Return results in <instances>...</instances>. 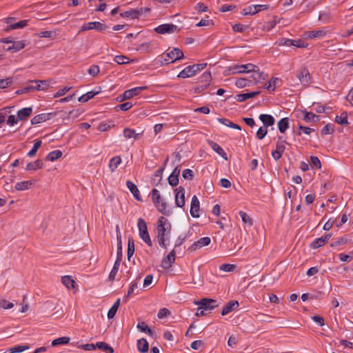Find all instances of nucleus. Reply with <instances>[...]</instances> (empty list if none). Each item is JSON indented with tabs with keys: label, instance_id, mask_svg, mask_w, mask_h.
Instances as JSON below:
<instances>
[{
	"label": "nucleus",
	"instance_id": "a878e982",
	"mask_svg": "<svg viewBox=\"0 0 353 353\" xmlns=\"http://www.w3.org/2000/svg\"><path fill=\"white\" fill-rule=\"evenodd\" d=\"M126 185H127L128 188L129 189V190L131 192V193L133 194L134 197L137 201H141V198L140 192H139V190L137 186L133 182H132L130 181H128L126 182Z\"/></svg>",
	"mask_w": 353,
	"mask_h": 353
},
{
	"label": "nucleus",
	"instance_id": "423d86ee",
	"mask_svg": "<svg viewBox=\"0 0 353 353\" xmlns=\"http://www.w3.org/2000/svg\"><path fill=\"white\" fill-rule=\"evenodd\" d=\"M108 28V26H106L105 24L99 22V21H93V22H89L87 23H84L79 30V32H83L87 30H97L99 31L105 30Z\"/></svg>",
	"mask_w": 353,
	"mask_h": 353
},
{
	"label": "nucleus",
	"instance_id": "680f3d73",
	"mask_svg": "<svg viewBox=\"0 0 353 353\" xmlns=\"http://www.w3.org/2000/svg\"><path fill=\"white\" fill-rule=\"evenodd\" d=\"M137 288V282H134L133 283H132V285H130L129 290H128V294L127 295H125L123 298V301L124 302H127L129 299V297L130 296V295L134 292V290Z\"/></svg>",
	"mask_w": 353,
	"mask_h": 353
},
{
	"label": "nucleus",
	"instance_id": "cd10ccee",
	"mask_svg": "<svg viewBox=\"0 0 353 353\" xmlns=\"http://www.w3.org/2000/svg\"><path fill=\"white\" fill-rule=\"evenodd\" d=\"M194 75H195V74L194 72L193 68L191 65L185 67L182 71H181L178 74L177 77L185 79L193 77Z\"/></svg>",
	"mask_w": 353,
	"mask_h": 353
},
{
	"label": "nucleus",
	"instance_id": "f704fd0d",
	"mask_svg": "<svg viewBox=\"0 0 353 353\" xmlns=\"http://www.w3.org/2000/svg\"><path fill=\"white\" fill-rule=\"evenodd\" d=\"M121 261V259H116L114 266H113L111 272H110V274L108 276L109 280L113 281L115 279L116 274H117L119 268L120 266Z\"/></svg>",
	"mask_w": 353,
	"mask_h": 353
},
{
	"label": "nucleus",
	"instance_id": "1a4fd4ad",
	"mask_svg": "<svg viewBox=\"0 0 353 353\" xmlns=\"http://www.w3.org/2000/svg\"><path fill=\"white\" fill-rule=\"evenodd\" d=\"M216 303V300L205 298V299H202L199 301L195 302V304L199 305L203 309H204L207 311V310H211L215 308L217 306Z\"/></svg>",
	"mask_w": 353,
	"mask_h": 353
},
{
	"label": "nucleus",
	"instance_id": "49530a36",
	"mask_svg": "<svg viewBox=\"0 0 353 353\" xmlns=\"http://www.w3.org/2000/svg\"><path fill=\"white\" fill-rule=\"evenodd\" d=\"M335 121L340 125H346L348 123L347 121V114L346 112H343L339 116H336Z\"/></svg>",
	"mask_w": 353,
	"mask_h": 353
},
{
	"label": "nucleus",
	"instance_id": "4be33fe9",
	"mask_svg": "<svg viewBox=\"0 0 353 353\" xmlns=\"http://www.w3.org/2000/svg\"><path fill=\"white\" fill-rule=\"evenodd\" d=\"M208 144L214 152L222 157L224 159L228 160L227 154L217 143L213 141H208Z\"/></svg>",
	"mask_w": 353,
	"mask_h": 353
},
{
	"label": "nucleus",
	"instance_id": "774afa93",
	"mask_svg": "<svg viewBox=\"0 0 353 353\" xmlns=\"http://www.w3.org/2000/svg\"><path fill=\"white\" fill-rule=\"evenodd\" d=\"M310 163L313 166H314L317 169H321V163L319 159L317 157L311 156L310 157Z\"/></svg>",
	"mask_w": 353,
	"mask_h": 353
},
{
	"label": "nucleus",
	"instance_id": "4d7b16f0",
	"mask_svg": "<svg viewBox=\"0 0 353 353\" xmlns=\"http://www.w3.org/2000/svg\"><path fill=\"white\" fill-rule=\"evenodd\" d=\"M13 82L12 78L8 77L0 79V88L3 89L9 87Z\"/></svg>",
	"mask_w": 353,
	"mask_h": 353
},
{
	"label": "nucleus",
	"instance_id": "39448f33",
	"mask_svg": "<svg viewBox=\"0 0 353 353\" xmlns=\"http://www.w3.org/2000/svg\"><path fill=\"white\" fill-rule=\"evenodd\" d=\"M171 230V225L168 219L163 216H161L158 220L157 223V233L158 234L167 235L170 233Z\"/></svg>",
	"mask_w": 353,
	"mask_h": 353
},
{
	"label": "nucleus",
	"instance_id": "0e129e2a",
	"mask_svg": "<svg viewBox=\"0 0 353 353\" xmlns=\"http://www.w3.org/2000/svg\"><path fill=\"white\" fill-rule=\"evenodd\" d=\"M265 127H261L256 132V137L258 139H263L267 134L268 130Z\"/></svg>",
	"mask_w": 353,
	"mask_h": 353
},
{
	"label": "nucleus",
	"instance_id": "a19ab883",
	"mask_svg": "<svg viewBox=\"0 0 353 353\" xmlns=\"http://www.w3.org/2000/svg\"><path fill=\"white\" fill-rule=\"evenodd\" d=\"M62 152L60 150H54L52 152H50L46 157V160L50 161H54L62 156Z\"/></svg>",
	"mask_w": 353,
	"mask_h": 353
},
{
	"label": "nucleus",
	"instance_id": "aec40b11",
	"mask_svg": "<svg viewBox=\"0 0 353 353\" xmlns=\"http://www.w3.org/2000/svg\"><path fill=\"white\" fill-rule=\"evenodd\" d=\"M141 14H143V9H131L130 10L121 13V16L122 17L130 19L139 18Z\"/></svg>",
	"mask_w": 353,
	"mask_h": 353
},
{
	"label": "nucleus",
	"instance_id": "ea45409f",
	"mask_svg": "<svg viewBox=\"0 0 353 353\" xmlns=\"http://www.w3.org/2000/svg\"><path fill=\"white\" fill-rule=\"evenodd\" d=\"M99 92L90 91L83 95H81L79 98V101L81 103H85L88 101L90 99H92L95 95H97Z\"/></svg>",
	"mask_w": 353,
	"mask_h": 353
},
{
	"label": "nucleus",
	"instance_id": "2eb2a0df",
	"mask_svg": "<svg viewBox=\"0 0 353 353\" xmlns=\"http://www.w3.org/2000/svg\"><path fill=\"white\" fill-rule=\"evenodd\" d=\"M211 242V239L210 237H203L199 239L197 241L192 243L189 250L192 251H195L197 249L201 248L203 246L208 245Z\"/></svg>",
	"mask_w": 353,
	"mask_h": 353
},
{
	"label": "nucleus",
	"instance_id": "c85d7f7f",
	"mask_svg": "<svg viewBox=\"0 0 353 353\" xmlns=\"http://www.w3.org/2000/svg\"><path fill=\"white\" fill-rule=\"evenodd\" d=\"M121 158L120 156L112 157L109 162L108 167L111 172H114L117 167L121 163Z\"/></svg>",
	"mask_w": 353,
	"mask_h": 353
},
{
	"label": "nucleus",
	"instance_id": "58836bf2",
	"mask_svg": "<svg viewBox=\"0 0 353 353\" xmlns=\"http://www.w3.org/2000/svg\"><path fill=\"white\" fill-rule=\"evenodd\" d=\"M303 120L307 123L319 121V116L316 115L312 112H305Z\"/></svg>",
	"mask_w": 353,
	"mask_h": 353
},
{
	"label": "nucleus",
	"instance_id": "20e7f679",
	"mask_svg": "<svg viewBox=\"0 0 353 353\" xmlns=\"http://www.w3.org/2000/svg\"><path fill=\"white\" fill-rule=\"evenodd\" d=\"M137 226L141 239L149 246L152 245L145 221L142 219H138Z\"/></svg>",
	"mask_w": 353,
	"mask_h": 353
},
{
	"label": "nucleus",
	"instance_id": "72a5a7b5",
	"mask_svg": "<svg viewBox=\"0 0 353 353\" xmlns=\"http://www.w3.org/2000/svg\"><path fill=\"white\" fill-rule=\"evenodd\" d=\"M217 121L220 123H221L223 125H225V126H228L229 128H233V129H236V130H241V127L239 125H237V124L230 121L229 119H225V118H218Z\"/></svg>",
	"mask_w": 353,
	"mask_h": 353
},
{
	"label": "nucleus",
	"instance_id": "bb28decb",
	"mask_svg": "<svg viewBox=\"0 0 353 353\" xmlns=\"http://www.w3.org/2000/svg\"><path fill=\"white\" fill-rule=\"evenodd\" d=\"M32 113V108H24L21 110H19L17 112V118L18 120L23 121L26 120L27 118H28Z\"/></svg>",
	"mask_w": 353,
	"mask_h": 353
},
{
	"label": "nucleus",
	"instance_id": "f257e3e1",
	"mask_svg": "<svg viewBox=\"0 0 353 353\" xmlns=\"http://www.w3.org/2000/svg\"><path fill=\"white\" fill-rule=\"evenodd\" d=\"M183 52L181 49L174 48L172 50L168 49L166 52L160 55L158 57V61L161 65H168L183 59Z\"/></svg>",
	"mask_w": 353,
	"mask_h": 353
},
{
	"label": "nucleus",
	"instance_id": "e433bc0d",
	"mask_svg": "<svg viewBox=\"0 0 353 353\" xmlns=\"http://www.w3.org/2000/svg\"><path fill=\"white\" fill-rule=\"evenodd\" d=\"M278 128L280 132L284 133L289 128V119L288 117L281 119L278 123Z\"/></svg>",
	"mask_w": 353,
	"mask_h": 353
},
{
	"label": "nucleus",
	"instance_id": "c9c22d12",
	"mask_svg": "<svg viewBox=\"0 0 353 353\" xmlns=\"http://www.w3.org/2000/svg\"><path fill=\"white\" fill-rule=\"evenodd\" d=\"M62 283L68 288L71 289L74 288L75 281L70 276H64L61 278Z\"/></svg>",
	"mask_w": 353,
	"mask_h": 353
},
{
	"label": "nucleus",
	"instance_id": "79ce46f5",
	"mask_svg": "<svg viewBox=\"0 0 353 353\" xmlns=\"http://www.w3.org/2000/svg\"><path fill=\"white\" fill-rule=\"evenodd\" d=\"M96 346L106 353H113V348L105 342H97Z\"/></svg>",
	"mask_w": 353,
	"mask_h": 353
},
{
	"label": "nucleus",
	"instance_id": "8fccbe9b",
	"mask_svg": "<svg viewBox=\"0 0 353 353\" xmlns=\"http://www.w3.org/2000/svg\"><path fill=\"white\" fill-rule=\"evenodd\" d=\"M34 82L37 84L35 86L36 90H43L50 85L49 81H48L38 80Z\"/></svg>",
	"mask_w": 353,
	"mask_h": 353
},
{
	"label": "nucleus",
	"instance_id": "c756f323",
	"mask_svg": "<svg viewBox=\"0 0 353 353\" xmlns=\"http://www.w3.org/2000/svg\"><path fill=\"white\" fill-rule=\"evenodd\" d=\"M34 184L33 181H24L18 182L15 184L14 188L18 191H22L29 189V188Z\"/></svg>",
	"mask_w": 353,
	"mask_h": 353
},
{
	"label": "nucleus",
	"instance_id": "4c0bfd02",
	"mask_svg": "<svg viewBox=\"0 0 353 353\" xmlns=\"http://www.w3.org/2000/svg\"><path fill=\"white\" fill-rule=\"evenodd\" d=\"M137 329L140 330L141 332H145L152 337L154 336V332L152 330L145 324L144 321H142L141 323H139L137 326Z\"/></svg>",
	"mask_w": 353,
	"mask_h": 353
},
{
	"label": "nucleus",
	"instance_id": "c03bdc74",
	"mask_svg": "<svg viewBox=\"0 0 353 353\" xmlns=\"http://www.w3.org/2000/svg\"><path fill=\"white\" fill-rule=\"evenodd\" d=\"M28 20H21L17 23H15L14 24L9 26L6 28V31H9L10 30L23 28L28 25Z\"/></svg>",
	"mask_w": 353,
	"mask_h": 353
},
{
	"label": "nucleus",
	"instance_id": "dca6fc26",
	"mask_svg": "<svg viewBox=\"0 0 353 353\" xmlns=\"http://www.w3.org/2000/svg\"><path fill=\"white\" fill-rule=\"evenodd\" d=\"M285 141L278 142L276 145V150L272 152V156L276 161L281 158L285 150Z\"/></svg>",
	"mask_w": 353,
	"mask_h": 353
},
{
	"label": "nucleus",
	"instance_id": "603ef678",
	"mask_svg": "<svg viewBox=\"0 0 353 353\" xmlns=\"http://www.w3.org/2000/svg\"><path fill=\"white\" fill-rule=\"evenodd\" d=\"M123 135L126 139H131L134 137V139H138V134L135 133V130L130 128H125L123 130Z\"/></svg>",
	"mask_w": 353,
	"mask_h": 353
},
{
	"label": "nucleus",
	"instance_id": "393cba45",
	"mask_svg": "<svg viewBox=\"0 0 353 353\" xmlns=\"http://www.w3.org/2000/svg\"><path fill=\"white\" fill-rule=\"evenodd\" d=\"M259 119L265 128L273 125L275 122L274 118L270 114H262L259 116Z\"/></svg>",
	"mask_w": 353,
	"mask_h": 353
},
{
	"label": "nucleus",
	"instance_id": "0eeeda50",
	"mask_svg": "<svg viewBox=\"0 0 353 353\" xmlns=\"http://www.w3.org/2000/svg\"><path fill=\"white\" fill-rule=\"evenodd\" d=\"M154 31L158 34H163L166 33H173L179 32V28L176 25L165 23L160 25L154 28Z\"/></svg>",
	"mask_w": 353,
	"mask_h": 353
},
{
	"label": "nucleus",
	"instance_id": "e2e57ef3",
	"mask_svg": "<svg viewBox=\"0 0 353 353\" xmlns=\"http://www.w3.org/2000/svg\"><path fill=\"white\" fill-rule=\"evenodd\" d=\"M236 266L233 264L224 263L220 265L219 269L222 271L230 272L234 271Z\"/></svg>",
	"mask_w": 353,
	"mask_h": 353
},
{
	"label": "nucleus",
	"instance_id": "f8f14e48",
	"mask_svg": "<svg viewBox=\"0 0 353 353\" xmlns=\"http://www.w3.org/2000/svg\"><path fill=\"white\" fill-rule=\"evenodd\" d=\"M297 77L303 85H307L310 82V74L306 68H302L300 70Z\"/></svg>",
	"mask_w": 353,
	"mask_h": 353
},
{
	"label": "nucleus",
	"instance_id": "338daca9",
	"mask_svg": "<svg viewBox=\"0 0 353 353\" xmlns=\"http://www.w3.org/2000/svg\"><path fill=\"white\" fill-rule=\"evenodd\" d=\"M100 69L99 67L97 65H92L90 67L88 70L89 74L95 77L99 73Z\"/></svg>",
	"mask_w": 353,
	"mask_h": 353
},
{
	"label": "nucleus",
	"instance_id": "b1692460",
	"mask_svg": "<svg viewBox=\"0 0 353 353\" xmlns=\"http://www.w3.org/2000/svg\"><path fill=\"white\" fill-rule=\"evenodd\" d=\"M260 91L248 92V93H242L235 96V99L238 102H243L248 99L253 98L260 94Z\"/></svg>",
	"mask_w": 353,
	"mask_h": 353
},
{
	"label": "nucleus",
	"instance_id": "6e6d98bb",
	"mask_svg": "<svg viewBox=\"0 0 353 353\" xmlns=\"http://www.w3.org/2000/svg\"><path fill=\"white\" fill-rule=\"evenodd\" d=\"M114 61L119 65L126 64L130 62V59L124 55H118L114 58Z\"/></svg>",
	"mask_w": 353,
	"mask_h": 353
},
{
	"label": "nucleus",
	"instance_id": "09e8293b",
	"mask_svg": "<svg viewBox=\"0 0 353 353\" xmlns=\"http://www.w3.org/2000/svg\"><path fill=\"white\" fill-rule=\"evenodd\" d=\"M326 32L323 30H317L310 32L309 37L311 39L323 38L325 35Z\"/></svg>",
	"mask_w": 353,
	"mask_h": 353
},
{
	"label": "nucleus",
	"instance_id": "bf43d9fd",
	"mask_svg": "<svg viewBox=\"0 0 353 353\" xmlns=\"http://www.w3.org/2000/svg\"><path fill=\"white\" fill-rule=\"evenodd\" d=\"M14 307V303L6 299L0 300V307L4 310H9Z\"/></svg>",
	"mask_w": 353,
	"mask_h": 353
},
{
	"label": "nucleus",
	"instance_id": "69168bd1",
	"mask_svg": "<svg viewBox=\"0 0 353 353\" xmlns=\"http://www.w3.org/2000/svg\"><path fill=\"white\" fill-rule=\"evenodd\" d=\"M182 176L185 179L192 180L194 176V172L190 169H185L182 172Z\"/></svg>",
	"mask_w": 353,
	"mask_h": 353
},
{
	"label": "nucleus",
	"instance_id": "3c124183",
	"mask_svg": "<svg viewBox=\"0 0 353 353\" xmlns=\"http://www.w3.org/2000/svg\"><path fill=\"white\" fill-rule=\"evenodd\" d=\"M70 341V338L67 336H63L58 339H54L52 342V346H57L59 345H65L68 344Z\"/></svg>",
	"mask_w": 353,
	"mask_h": 353
},
{
	"label": "nucleus",
	"instance_id": "864d4df0",
	"mask_svg": "<svg viewBox=\"0 0 353 353\" xmlns=\"http://www.w3.org/2000/svg\"><path fill=\"white\" fill-rule=\"evenodd\" d=\"M134 253V240L132 239V238H129L128 239V252H127L128 258L129 260L131 258V256H132Z\"/></svg>",
	"mask_w": 353,
	"mask_h": 353
},
{
	"label": "nucleus",
	"instance_id": "7ed1b4c3",
	"mask_svg": "<svg viewBox=\"0 0 353 353\" xmlns=\"http://www.w3.org/2000/svg\"><path fill=\"white\" fill-rule=\"evenodd\" d=\"M254 68H257V66L252 63L236 65L230 67L227 70H225V75H230L240 73H248L251 72L252 70H254Z\"/></svg>",
	"mask_w": 353,
	"mask_h": 353
},
{
	"label": "nucleus",
	"instance_id": "f03ea898",
	"mask_svg": "<svg viewBox=\"0 0 353 353\" xmlns=\"http://www.w3.org/2000/svg\"><path fill=\"white\" fill-rule=\"evenodd\" d=\"M152 200L153 201L154 205L157 208V210L162 214L168 215L169 214V211L167 210V204L166 203L161 199V194L158 190L153 189L151 192Z\"/></svg>",
	"mask_w": 353,
	"mask_h": 353
},
{
	"label": "nucleus",
	"instance_id": "6e6552de",
	"mask_svg": "<svg viewBox=\"0 0 353 353\" xmlns=\"http://www.w3.org/2000/svg\"><path fill=\"white\" fill-rule=\"evenodd\" d=\"M146 87H136L128 90H125L122 95L120 96V101H123L127 99H130L134 96H137L141 93L143 90H145Z\"/></svg>",
	"mask_w": 353,
	"mask_h": 353
},
{
	"label": "nucleus",
	"instance_id": "37998d69",
	"mask_svg": "<svg viewBox=\"0 0 353 353\" xmlns=\"http://www.w3.org/2000/svg\"><path fill=\"white\" fill-rule=\"evenodd\" d=\"M29 349L30 346L28 345H19L8 349V352H10V353H19Z\"/></svg>",
	"mask_w": 353,
	"mask_h": 353
},
{
	"label": "nucleus",
	"instance_id": "7c9ffc66",
	"mask_svg": "<svg viewBox=\"0 0 353 353\" xmlns=\"http://www.w3.org/2000/svg\"><path fill=\"white\" fill-rule=\"evenodd\" d=\"M137 349L142 353L148 352L149 345L145 339H141L137 341Z\"/></svg>",
	"mask_w": 353,
	"mask_h": 353
},
{
	"label": "nucleus",
	"instance_id": "9b49d317",
	"mask_svg": "<svg viewBox=\"0 0 353 353\" xmlns=\"http://www.w3.org/2000/svg\"><path fill=\"white\" fill-rule=\"evenodd\" d=\"M200 203L196 195H194L192 198L191 205H190V214L192 217L198 218L199 217V211Z\"/></svg>",
	"mask_w": 353,
	"mask_h": 353
},
{
	"label": "nucleus",
	"instance_id": "473e14b6",
	"mask_svg": "<svg viewBox=\"0 0 353 353\" xmlns=\"http://www.w3.org/2000/svg\"><path fill=\"white\" fill-rule=\"evenodd\" d=\"M252 84V79L246 78H239L235 82V85L239 88L250 86Z\"/></svg>",
	"mask_w": 353,
	"mask_h": 353
},
{
	"label": "nucleus",
	"instance_id": "a18cd8bd",
	"mask_svg": "<svg viewBox=\"0 0 353 353\" xmlns=\"http://www.w3.org/2000/svg\"><path fill=\"white\" fill-rule=\"evenodd\" d=\"M26 44L23 41H17L12 42V46H9L8 48V50H14V51L17 52L20 50L23 49L25 47Z\"/></svg>",
	"mask_w": 353,
	"mask_h": 353
},
{
	"label": "nucleus",
	"instance_id": "2f4dec72",
	"mask_svg": "<svg viewBox=\"0 0 353 353\" xmlns=\"http://www.w3.org/2000/svg\"><path fill=\"white\" fill-rule=\"evenodd\" d=\"M43 165L42 160L37 159L34 162L28 163L26 165V169L27 170H37L41 169Z\"/></svg>",
	"mask_w": 353,
	"mask_h": 353
},
{
	"label": "nucleus",
	"instance_id": "412c9836",
	"mask_svg": "<svg viewBox=\"0 0 353 353\" xmlns=\"http://www.w3.org/2000/svg\"><path fill=\"white\" fill-rule=\"evenodd\" d=\"M282 81L281 79L277 77H272L267 83H265L264 88L270 91H274L276 87L281 85Z\"/></svg>",
	"mask_w": 353,
	"mask_h": 353
},
{
	"label": "nucleus",
	"instance_id": "f3484780",
	"mask_svg": "<svg viewBox=\"0 0 353 353\" xmlns=\"http://www.w3.org/2000/svg\"><path fill=\"white\" fill-rule=\"evenodd\" d=\"M331 236V234H327L320 238L314 239V241L311 244V248L313 249H317L324 245L326 243H327Z\"/></svg>",
	"mask_w": 353,
	"mask_h": 353
},
{
	"label": "nucleus",
	"instance_id": "6ab92c4d",
	"mask_svg": "<svg viewBox=\"0 0 353 353\" xmlns=\"http://www.w3.org/2000/svg\"><path fill=\"white\" fill-rule=\"evenodd\" d=\"M267 8L268 6L266 5H252L245 8L243 10V14L244 15L254 14L259 12V11Z\"/></svg>",
	"mask_w": 353,
	"mask_h": 353
},
{
	"label": "nucleus",
	"instance_id": "4468645a",
	"mask_svg": "<svg viewBox=\"0 0 353 353\" xmlns=\"http://www.w3.org/2000/svg\"><path fill=\"white\" fill-rule=\"evenodd\" d=\"M252 74L251 78L252 79V83H261L262 81L266 79L268 77V74L263 72H261L259 70V68H254V70H252Z\"/></svg>",
	"mask_w": 353,
	"mask_h": 353
},
{
	"label": "nucleus",
	"instance_id": "de8ad7c7",
	"mask_svg": "<svg viewBox=\"0 0 353 353\" xmlns=\"http://www.w3.org/2000/svg\"><path fill=\"white\" fill-rule=\"evenodd\" d=\"M239 214L243 223L245 225H248L250 227L252 225V220L250 217V216L247 214L246 212H245L243 211H239Z\"/></svg>",
	"mask_w": 353,
	"mask_h": 353
},
{
	"label": "nucleus",
	"instance_id": "13d9d810",
	"mask_svg": "<svg viewBox=\"0 0 353 353\" xmlns=\"http://www.w3.org/2000/svg\"><path fill=\"white\" fill-rule=\"evenodd\" d=\"M299 132L298 133V135H301V133L305 134H310L313 132H315V130L314 128H311L309 127H305L303 125H299Z\"/></svg>",
	"mask_w": 353,
	"mask_h": 353
},
{
	"label": "nucleus",
	"instance_id": "ddd939ff",
	"mask_svg": "<svg viewBox=\"0 0 353 353\" xmlns=\"http://www.w3.org/2000/svg\"><path fill=\"white\" fill-rule=\"evenodd\" d=\"M54 115V113H43L34 116L31 119V123L32 125H37L43 123L46 121L50 119Z\"/></svg>",
	"mask_w": 353,
	"mask_h": 353
},
{
	"label": "nucleus",
	"instance_id": "5fc2aeb1",
	"mask_svg": "<svg viewBox=\"0 0 353 353\" xmlns=\"http://www.w3.org/2000/svg\"><path fill=\"white\" fill-rule=\"evenodd\" d=\"M41 143H42L41 141H40V140L37 141L34 143L33 148L28 152V156L29 157H33L36 154L39 148L41 147Z\"/></svg>",
	"mask_w": 353,
	"mask_h": 353
},
{
	"label": "nucleus",
	"instance_id": "a211bd4d",
	"mask_svg": "<svg viewBox=\"0 0 353 353\" xmlns=\"http://www.w3.org/2000/svg\"><path fill=\"white\" fill-rule=\"evenodd\" d=\"M176 252L172 250L168 256L162 260L161 265L163 268H170L175 261Z\"/></svg>",
	"mask_w": 353,
	"mask_h": 353
},
{
	"label": "nucleus",
	"instance_id": "052dcab7",
	"mask_svg": "<svg viewBox=\"0 0 353 353\" xmlns=\"http://www.w3.org/2000/svg\"><path fill=\"white\" fill-rule=\"evenodd\" d=\"M201 81L206 83L205 87L206 88L211 81V73L210 72H205L201 77Z\"/></svg>",
	"mask_w": 353,
	"mask_h": 353
},
{
	"label": "nucleus",
	"instance_id": "9d476101",
	"mask_svg": "<svg viewBox=\"0 0 353 353\" xmlns=\"http://www.w3.org/2000/svg\"><path fill=\"white\" fill-rule=\"evenodd\" d=\"M175 203L179 208L185 205V189L181 186L175 190Z\"/></svg>",
	"mask_w": 353,
	"mask_h": 353
},
{
	"label": "nucleus",
	"instance_id": "5701e85b",
	"mask_svg": "<svg viewBox=\"0 0 353 353\" xmlns=\"http://www.w3.org/2000/svg\"><path fill=\"white\" fill-rule=\"evenodd\" d=\"M239 304L237 301H229L223 308L221 311V315L225 316L233 311L236 308L239 307Z\"/></svg>",
	"mask_w": 353,
	"mask_h": 353
}]
</instances>
